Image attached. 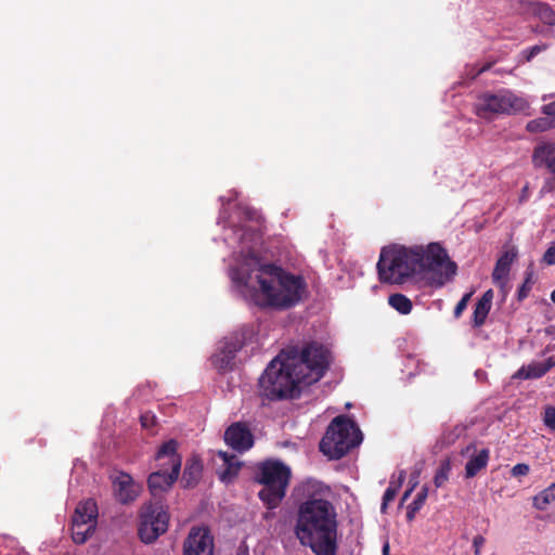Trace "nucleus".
<instances>
[{
    "label": "nucleus",
    "mask_w": 555,
    "mask_h": 555,
    "mask_svg": "<svg viewBox=\"0 0 555 555\" xmlns=\"http://www.w3.org/2000/svg\"><path fill=\"white\" fill-rule=\"evenodd\" d=\"M331 362V352L311 341L299 351L297 347L282 350L259 378V392L270 401L298 398L302 386L319 382Z\"/></svg>",
    "instance_id": "obj_1"
},
{
    "label": "nucleus",
    "mask_w": 555,
    "mask_h": 555,
    "mask_svg": "<svg viewBox=\"0 0 555 555\" xmlns=\"http://www.w3.org/2000/svg\"><path fill=\"white\" fill-rule=\"evenodd\" d=\"M297 509L294 534L314 555H337L338 520L334 504L325 499L328 488L307 480L296 488Z\"/></svg>",
    "instance_id": "obj_2"
},
{
    "label": "nucleus",
    "mask_w": 555,
    "mask_h": 555,
    "mask_svg": "<svg viewBox=\"0 0 555 555\" xmlns=\"http://www.w3.org/2000/svg\"><path fill=\"white\" fill-rule=\"evenodd\" d=\"M442 267L446 271L439 276V286L451 280L457 270L456 263L450 260L439 243H430L425 247L385 246L376 264L379 281L387 284H402L414 274L437 272Z\"/></svg>",
    "instance_id": "obj_3"
},
{
    "label": "nucleus",
    "mask_w": 555,
    "mask_h": 555,
    "mask_svg": "<svg viewBox=\"0 0 555 555\" xmlns=\"http://www.w3.org/2000/svg\"><path fill=\"white\" fill-rule=\"evenodd\" d=\"M250 260L258 267L256 269V279L260 287L256 295L258 306L286 309L301 300L307 286L301 275L289 273L272 263L261 264L255 256Z\"/></svg>",
    "instance_id": "obj_4"
},
{
    "label": "nucleus",
    "mask_w": 555,
    "mask_h": 555,
    "mask_svg": "<svg viewBox=\"0 0 555 555\" xmlns=\"http://www.w3.org/2000/svg\"><path fill=\"white\" fill-rule=\"evenodd\" d=\"M291 469L278 460H266L257 465L255 480L262 485L258 496L269 509L276 508L286 494Z\"/></svg>",
    "instance_id": "obj_5"
},
{
    "label": "nucleus",
    "mask_w": 555,
    "mask_h": 555,
    "mask_svg": "<svg viewBox=\"0 0 555 555\" xmlns=\"http://www.w3.org/2000/svg\"><path fill=\"white\" fill-rule=\"evenodd\" d=\"M362 441V433L353 421L345 415L336 416L320 441V451L333 460H339Z\"/></svg>",
    "instance_id": "obj_6"
},
{
    "label": "nucleus",
    "mask_w": 555,
    "mask_h": 555,
    "mask_svg": "<svg viewBox=\"0 0 555 555\" xmlns=\"http://www.w3.org/2000/svg\"><path fill=\"white\" fill-rule=\"evenodd\" d=\"M530 103L509 89H501L494 93L485 92L478 96L475 113L483 119H491L495 115H515L526 113Z\"/></svg>",
    "instance_id": "obj_7"
},
{
    "label": "nucleus",
    "mask_w": 555,
    "mask_h": 555,
    "mask_svg": "<svg viewBox=\"0 0 555 555\" xmlns=\"http://www.w3.org/2000/svg\"><path fill=\"white\" fill-rule=\"evenodd\" d=\"M168 524L169 514L160 503L144 504L141 507L138 527L140 540L145 544L153 543L167 531Z\"/></svg>",
    "instance_id": "obj_8"
},
{
    "label": "nucleus",
    "mask_w": 555,
    "mask_h": 555,
    "mask_svg": "<svg viewBox=\"0 0 555 555\" xmlns=\"http://www.w3.org/2000/svg\"><path fill=\"white\" fill-rule=\"evenodd\" d=\"M214 537L207 527H192L183 542V555H214Z\"/></svg>",
    "instance_id": "obj_9"
},
{
    "label": "nucleus",
    "mask_w": 555,
    "mask_h": 555,
    "mask_svg": "<svg viewBox=\"0 0 555 555\" xmlns=\"http://www.w3.org/2000/svg\"><path fill=\"white\" fill-rule=\"evenodd\" d=\"M173 469L167 473V467H158L151 473L147 478V487L153 496L160 495L169 491L180 475V462L176 457L173 461Z\"/></svg>",
    "instance_id": "obj_10"
},
{
    "label": "nucleus",
    "mask_w": 555,
    "mask_h": 555,
    "mask_svg": "<svg viewBox=\"0 0 555 555\" xmlns=\"http://www.w3.org/2000/svg\"><path fill=\"white\" fill-rule=\"evenodd\" d=\"M224 442L238 453H244L253 448L254 435L243 422L231 424L224 431Z\"/></svg>",
    "instance_id": "obj_11"
},
{
    "label": "nucleus",
    "mask_w": 555,
    "mask_h": 555,
    "mask_svg": "<svg viewBox=\"0 0 555 555\" xmlns=\"http://www.w3.org/2000/svg\"><path fill=\"white\" fill-rule=\"evenodd\" d=\"M244 346L243 336L241 334H232L224 338L220 351L216 353L212 359L219 370L230 367L236 353Z\"/></svg>",
    "instance_id": "obj_12"
},
{
    "label": "nucleus",
    "mask_w": 555,
    "mask_h": 555,
    "mask_svg": "<svg viewBox=\"0 0 555 555\" xmlns=\"http://www.w3.org/2000/svg\"><path fill=\"white\" fill-rule=\"evenodd\" d=\"M117 500L122 504L133 502L140 492V487L134 483L129 474L121 473L114 482Z\"/></svg>",
    "instance_id": "obj_13"
},
{
    "label": "nucleus",
    "mask_w": 555,
    "mask_h": 555,
    "mask_svg": "<svg viewBox=\"0 0 555 555\" xmlns=\"http://www.w3.org/2000/svg\"><path fill=\"white\" fill-rule=\"evenodd\" d=\"M519 3L524 11L537 16L543 24L555 25V11L548 3L535 0H520Z\"/></svg>",
    "instance_id": "obj_14"
},
{
    "label": "nucleus",
    "mask_w": 555,
    "mask_h": 555,
    "mask_svg": "<svg viewBox=\"0 0 555 555\" xmlns=\"http://www.w3.org/2000/svg\"><path fill=\"white\" fill-rule=\"evenodd\" d=\"M517 258V251L515 248L505 250L496 260L492 272L493 282L500 286H503L508 278L511 267Z\"/></svg>",
    "instance_id": "obj_15"
},
{
    "label": "nucleus",
    "mask_w": 555,
    "mask_h": 555,
    "mask_svg": "<svg viewBox=\"0 0 555 555\" xmlns=\"http://www.w3.org/2000/svg\"><path fill=\"white\" fill-rule=\"evenodd\" d=\"M178 446L179 444L177 440L170 439L159 447L155 455L157 468L167 467V473L171 472L173 469V462L171 463V461H173L176 457L179 460L180 466L182 465V457L178 453Z\"/></svg>",
    "instance_id": "obj_16"
},
{
    "label": "nucleus",
    "mask_w": 555,
    "mask_h": 555,
    "mask_svg": "<svg viewBox=\"0 0 555 555\" xmlns=\"http://www.w3.org/2000/svg\"><path fill=\"white\" fill-rule=\"evenodd\" d=\"M98 515L96 502L93 499H88L77 504L72 520L98 524Z\"/></svg>",
    "instance_id": "obj_17"
},
{
    "label": "nucleus",
    "mask_w": 555,
    "mask_h": 555,
    "mask_svg": "<svg viewBox=\"0 0 555 555\" xmlns=\"http://www.w3.org/2000/svg\"><path fill=\"white\" fill-rule=\"evenodd\" d=\"M203 464L198 456H192L185 463L181 482L184 488H192L197 485L202 477Z\"/></svg>",
    "instance_id": "obj_18"
},
{
    "label": "nucleus",
    "mask_w": 555,
    "mask_h": 555,
    "mask_svg": "<svg viewBox=\"0 0 555 555\" xmlns=\"http://www.w3.org/2000/svg\"><path fill=\"white\" fill-rule=\"evenodd\" d=\"M493 299V291L488 289L483 293L481 298L475 305V309L473 312V326L480 327L485 324L486 319L490 312Z\"/></svg>",
    "instance_id": "obj_19"
},
{
    "label": "nucleus",
    "mask_w": 555,
    "mask_h": 555,
    "mask_svg": "<svg viewBox=\"0 0 555 555\" xmlns=\"http://www.w3.org/2000/svg\"><path fill=\"white\" fill-rule=\"evenodd\" d=\"M219 457L222 459L225 468L219 474V479L222 482H231L241 469V462L236 460L235 455L229 454L225 451L218 452Z\"/></svg>",
    "instance_id": "obj_20"
},
{
    "label": "nucleus",
    "mask_w": 555,
    "mask_h": 555,
    "mask_svg": "<svg viewBox=\"0 0 555 555\" xmlns=\"http://www.w3.org/2000/svg\"><path fill=\"white\" fill-rule=\"evenodd\" d=\"M555 153V144L551 142L539 144L534 147L532 154V164L534 167L540 168L545 166L552 160Z\"/></svg>",
    "instance_id": "obj_21"
},
{
    "label": "nucleus",
    "mask_w": 555,
    "mask_h": 555,
    "mask_svg": "<svg viewBox=\"0 0 555 555\" xmlns=\"http://www.w3.org/2000/svg\"><path fill=\"white\" fill-rule=\"evenodd\" d=\"M490 452L488 449H482L477 455L470 457L465 465L466 478L475 477L481 469L487 467L489 462Z\"/></svg>",
    "instance_id": "obj_22"
},
{
    "label": "nucleus",
    "mask_w": 555,
    "mask_h": 555,
    "mask_svg": "<svg viewBox=\"0 0 555 555\" xmlns=\"http://www.w3.org/2000/svg\"><path fill=\"white\" fill-rule=\"evenodd\" d=\"M98 524L72 520V538L76 544H83L94 533Z\"/></svg>",
    "instance_id": "obj_23"
},
{
    "label": "nucleus",
    "mask_w": 555,
    "mask_h": 555,
    "mask_svg": "<svg viewBox=\"0 0 555 555\" xmlns=\"http://www.w3.org/2000/svg\"><path fill=\"white\" fill-rule=\"evenodd\" d=\"M547 373V367H544L542 362H531L528 365H522L513 375L514 379H537L543 377Z\"/></svg>",
    "instance_id": "obj_24"
},
{
    "label": "nucleus",
    "mask_w": 555,
    "mask_h": 555,
    "mask_svg": "<svg viewBox=\"0 0 555 555\" xmlns=\"http://www.w3.org/2000/svg\"><path fill=\"white\" fill-rule=\"evenodd\" d=\"M555 502V482L533 496L532 505L539 511L546 509L547 505Z\"/></svg>",
    "instance_id": "obj_25"
},
{
    "label": "nucleus",
    "mask_w": 555,
    "mask_h": 555,
    "mask_svg": "<svg viewBox=\"0 0 555 555\" xmlns=\"http://www.w3.org/2000/svg\"><path fill=\"white\" fill-rule=\"evenodd\" d=\"M388 304L391 308L401 314H409L412 311L413 305L410 298L405 295L397 293L388 297Z\"/></svg>",
    "instance_id": "obj_26"
},
{
    "label": "nucleus",
    "mask_w": 555,
    "mask_h": 555,
    "mask_svg": "<svg viewBox=\"0 0 555 555\" xmlns=\"http://www.w3.org/2000/svg\"><path fill=\"white\" fill-rule=\"evenodd\" d=\"M428 496V487L423 486L421 491L416 494L414 501L406 508V519L411 522L416 513L423 507L426 499Z\"/></svg>",
    "instance_id": "obj_27"
},
{
    "label": "nucleus",
    "mask_w": 555,
    "mask_h": 555,
    "mask_svg": "<svg viewBox=\"0 0 555 555\" xmlns=\"http://www.w3.org/2000/svg\"><path fill=\"white\" fill-rule=\"evenodd\" d=\"M553 128H555V122L548 116L532 119L526 125V130L531 133L544 132Z\"/></svg>",
    "instance_id": "obj_28"
},
{
    "label": "nucleus",
    "mask_w": 555,
    "mask_h": 555,
    "mask_svg": "<svg viewBox=\"0 0 555 555\" xmlns=\"http://www.w3.org/2000/svg\"><path fill=\"white\" fill-rule=\"evenodd\" d=\"M451 472V463L449 460H444L441 462L439 468L437 469L434 483L436 488H441L449 479V474Z\"/></svg>",
    "instance_id": "obj_29"
},
{
    "label": "nucleus",
    "mask_w": 555,
    "mask_h": 555,
    "mask_svg": "<svg viewBox=\"0 0 555 555\" xmlns=\"http://www.w3.org/2000/svg\"><path fill=\"white\" fill-rule=\"evenodd\" d=\"M399 489H400V483H395L393 481H390L388 488L385 490L384 495H383V502H382V506H380L382 513H386L387 505L391 501H393Z\"/></svg>",
    "instance_id": "obj_30"
},
{
    "label": "nucleus",
    "mask_w": 555,
    "mask_h": 555,
    "mask_svg": "<svg viewBox=\"0 0 555 555\" xmlns=\"http://www.w3.org/2000/svg\"><path fill=\"white\" fill-rule=\"evenodd\" d=\"M548 48L546 43L535 44L531 48H528L521 52L526 62H531L532 59L539 53L545 51Z\"/></svg>",
    "instance_id": "obj_31"
},
{
    "label": "nucleus",
    "mask_w": 555,
    "mask_h": 555,
    "mask_svg": "<svg viewBox=\"0 0 555 555\" xmlns=\"http://www.w3.org/2000/svg\"><path fill=\"white\" fill-rule=\"evenodd\" d=\"M544 425L555 431V406H546L543 416Z\"/></svg>",
    "instance_id": "obj_32"
},
{
    "label": "nucleus",
    "mask_w": 555,
    "mask_h": 555,
    "mask_svg": "<svg viewBox=\"0 0 555 555\" xmlns=\"http://www.w3.org/2000/svg\"><path fill=\"white\" fill-rule=\"evenodd\" d=\"M472 295H473V292L465 294L461 298V300L456 304V306L454 308V312H453L454 318L457 319L462 315L463 311L467 308V305L470 300Z\"/></svg>",
    "instance_id": "obj_33"
},
{
    "label": "nucleus",
    "mask_w": 555,
    "mask_h": 555,
    "mask_svg": "<svg viewBox=\"0 0 555 555\" xmlns=\"http://www.w3.org/2000/svg\"><path fill=\"white\" fill-rule=\"evenodd\" d=\"M142 427L152 428L156 423V417L152 412H145L140 416Z\"/></svg>",
    "instance_id": "obj_34"
},
{
    "label": "nucleus",
    "mask_w": 555,
    "mask_h": 555,
    "mask_svg": "<svg viewBox=\"0 0 555 555\" xmlns=\"http://www.w3.org/2000/svg\"><path fill=\"white\" fill-rule=\"evenodd\" d=\"M529 470L530 468L528 464L519 463L512 468L511 473L513 477H520L528 475Z\"/></svg>",
    "instance_id": "obj_35"
},
{
    "label": "nucleus",
    "mask_w": 555,
    "mask_h": 555,
    "mask_svg": "<svg viewBox=\"0 0 555 555\" xmlns=\"http://www.w3.org/2000/svg\"><path fill=\"white\" fill-rule=\"evenodd\" d=\"M530 279H531V273H528V276L526 278L525 282L518 289V299L519 300H522L524 298H526L528 296V294L531 289Z\"/></svg>",
    "instance_id": "obj_36"
},
{
    "label": "nucleus",
    "mask_w": 555,
    "mask_h": 555,
    "mask_svg": "<svg viewBox=\"0 0 555 555\" xmlns=\"http://www.w3.org/2000/svg\"><path fill=\"white\" fill-rule=\"evenodd\" d=\"M543 262L547 266L555 264V244L550 246L543 255Z\"/></svg>",
    "instance_id": "obj_37"
},
{
    "label": "nucleus",
    "mask_w": 555,
    "mask_h": 555,
    "mask_svg": "<svg viewBox=\"0 0 555 555\" xmlns=\"http://www.w3.org/2000/svg\"><path fill=\"white\" fill-rule=\"evenodd\" d=\"M541 111L544 115L548 116L553 122H555V101L543 105Z\"/></svg>",
    "instance_id": "obj_38"
},
{
    "label": "nucleus",
    "mask_w": 555,
    "mask_h": 555,
    "mask_svg": "<svg viewBox=\"0 0 555 555\" xmlns=\"http://www.w3.org/2000/svg\"><path fill=\"white\" fill-rule=\"evenodd\" d=\"M485 542H486V539L480 534H478L474 538L473 547H474L475 555H480V550H481L482 545L485 544Z\"/></svg>",
    "instance_id": "obj_39"
},
{
    "label": "nucleus",
    "mask_w": 555,
    "mask_h": 555,
    "mask_svg": "<svg viewBox=\"0 0 555 555\" xmlns=\"http://www.w3.org/2000/svg\"><path fill=\"white\" fill-rule=\"evenodd\" d=\"M245 216H246V218H247V219H249V220H256V221H257V220H258V218H259L258 212H257L256 210H254V209H250V208H247V209L245 210Z\"/></svg>",
    "instance_id": "obj_40"
},
{
    "label": "nucleus",
    "mask_w": 555,
    "mask_h": 555,
    "mask_svg": "<svg viewBox=\"0 0 555 555\" xmlns=\"http://www.w3.org/2000/svg\"><path fill=\"white\" fill-rule=\"evenodd\" d=\"M544 367H547V372L555 366V357H550L545 362H542Z\"/></svg>",
    "instance_id": "obj_41"
},
{
    "label": "nucleus",
    "mask_w": 555,
    "mask_h": 555,
    "mask_svg": "<svg viewBox=\"0 0 555 555\" xmlns=\"http://www.w3.org/2000/svg\"><path fill=\"white\" fill-rule=\"evenodd\" d=\"M249 279H250V275H246V276H245L244 274H242V275H240V276H237V278H236V281H237L238 283L243 284V285H247V284H248Z\"/></svg>",
    "instance_id": "obj_42"
},
{
    "label": "nucleus",
    "mask_w": 555,
    "mask_h": 555,
    "mask_svg": "<svg viewBox=\"0 0 555 555\" xmlns=\"http://www.w3.org/2000/svg\"><path fill=\"white\" fill-rule=\"evenodd\" d=\"M491 66H492V63H487V64H485L483 66H481V67L478 69V72L476 73V76H478V75H480V74H482V73H485V72L489 70V69L491 68Z\"/></svg>",
    "instance_id": "obj_43"
},
{
    "label": "nucleus",
    "mask_w": 555,
    "mask_h": 555,
    "mask_svg": "<svg viewBox=\"0 0 555 555\" xmlns=\"http://www.w3.org/2000/svg\"><path fill=\"white\" fill-rule=\"evenodd\" d=\"M415 485H413L410 489L405 490L401 498V504L411 495L412 491L414 490Z\"/></svg>",
    "instance_id": "obj_44"
},
{
    "label": "nucleus",
    "mask_w": 555,
    "mask_h": 555,
    "mask_svg": "<svg viewBox=\"0 0 555 555\" xmlns=\"http://www.w3.org/2000/svg\"><path fill=\"white\" fill-rule=\"evenodd\" d=\"M547 169L555 173V156H553L552 160L547 164Z\"/></svg>",
    "instance_id": "obj_45"
},
{
    "label": "nucleus",
    "mask_w": 555,
    "mask_h": 555,
    "mask_svg": "<svg viewBox=\"0 0 555 555\" xmlns=\"http://www.w3.org/2000/svg\"><path fill=\"white\" fill-rule=\"evenodd\" d=\"M405 479V472L404 470H401L399 473V476H398V482L397 483H400V486L402 485V482L404 481Z\"/></svg>",
    "instance_id": "obj_46"
},
{
    "label": "nucleus",
    "mask_w": 555,
    "mask_h": 555,
    "mask_svg": "<svg viewBox=\"0 0 555 555\" xmlns=\"http://www.w3.org/2000/svg\"><path fill=\"white\" fill-rule=\"evenodd\" d=\"M544 189L547 191H552L555 189V186L551 182L547 181L546 184L544 185Z\"/></svg>",
    "instance_id": "obj_47"
},
{
    "label": "nucleus",
    "mask_w": 555,
    "mask_h": 555,
    "mask_svg": "<svg viewBox=\"0 0 555 555\" xmlns=\"http://www.w3.org/2000/svg\"><path fill=\"white\" fill-rule=\"evenodd\" d=\"M388 548H389L388 544H385L384 547H383L384 555L388 554Z\"/></svg>",
    "instance_id": "obj_48"
},
{
    "label": "nucleus",
    "mask_w": 555,
    "mask_h": 555,
    "mask_svg": "<svg viewBox=\"0 0 555 555\" xmlns=\"http://www.w3.org/2000/svg\"><path fill=\"white\" fill-rule=\"evenodd\" d=\"M551 299L555 304V289L551 293Z\"/></svg>",
    "instance_id": "obj_49"
}]
</instances>
